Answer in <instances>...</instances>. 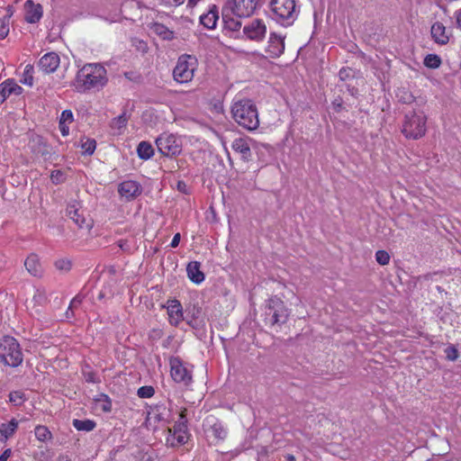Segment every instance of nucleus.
Listing matches in <instances>:
<instances>
[{
	"label": "nucleus",
	"instance_id": "2",
	"mask_svg": "<svg viewBox=\"0 0 461 461\" xmlns=\"http://www.w3.org/2000/svg\"><path fill=\"white\" fill-rule=\"evenodd\" d=\"M231 113L234 121L244 129L249 131L258 129L259 125L258 110L251 100L236 102L231 108Z\"/></svg>",
	"mask_w": 461,
	"mask_h": 461
},
{
	"label": "nucleus",
	"instance_id": "48",
	"mask_svg": "<svg viewBox=\"0 0 461 461\" xmlns=\"http://www.w3.org/2000/svg\"><path fill=\"white\" fill-rule=\"evenodd\" d=\"M187 419H186V409H183L179 414V420L176 421V424H178V427H185L186 426Z\"/></svg>",
	"mask_w": 461,
	"mask_h": 461
},
{
	"label": "nucleus",
	"instance_id": "58",
	"mask_svg": "<svg viewBox=\"0 0 461 461\" xmlns=\"http://www.w3.org/2000/svg\"><path fill=\"white\" fill-rule=\"evenodd\" d=\"M332 105H333V108L334 110L339 113L340 112L341 108H342V102L341 100H335L333 103H332Z\"/></svg>",
	"mask_w": 461,
	"mask_h": 461
},
{
	"label": "nucleus",
	"instance_id": "45",
	"mask_svg": "<svg viewBox=\"0 0 461 461\" xmlns=\"http://www.w3.org/2000/svg\"><path fill=\"white\" fill-rule=\"evenodd\" d=\"M96 142L95 140H87L85 143L82 144V149L84 153L92 155L95 149Z\"/></svg>",
	"mask_w": 461,
	"mask_h": 461
},
{
	"label": "nucleus",
	"instance_id": "44",
	"mask_svg": "<svg viewBox=\"0 0 461 461\" xmlns=\"http://www.w3.org/2000/svg\"><path fill=\"white\" fill-rule=\"evenodd\" d=\"M354 77V70L351 68H342L339 72V77L341 81H346Z\"/></svg>",
	"mask_w": 461,
	"mask_h": 461
},
{
	"label": "nucleus",
	"instance_id": "55",
	"mask_svg": "<svg viewBox=\"0 0 461 461\" xmlns=\"http://www.w3.org/2000/svg\"><path fill=\"white\" fill-rule=\"evenodd\" d=\"M59 130H60L61 134H62L63 136H67V135H68V133H69V128H68V126L67 125V123L59 122Z\"/></svg>",
	"mask_w": 461,
	"mask_h": 461
},
{
	"label": "nucleus",
	"instance_id": "11",
	"mask_svg": "<svg viewBox=\"0 0 461 461\" xmlns=\"http://www.w3.org/2000/svg\"><path fill=\"white\" fill-rule=\"evenodd\" d=\"M60 59L56 52H48L43 55L38 63L40 69L45 74H50L56 71L59 66Z\"/></svg>",
	"mask_w": 461,
	"mask_h": 461
},
{
	"label": "nucleus",
	"instance_id": "7",
	"mask_svg": "<svg viewBox=\"0 0 461 461\" xmlns=\"http://www.w3.org/2000/svg\"><path fill=\"white\" fill-rule=\"evenodd\" d=\"M196 67L197 59L195 57L187 54L181 55L173 70L174 79L181 84L190 82L194 77Z\"/></svg>",
	"mask_w": 461,
	"mask_h": 461
},
{
	"label": "nucleus",
	"instance_id": "49",
	"mask_svg": "<svg viewBox=\"0 0 461 461\" xmlns=\"http://www.w3.org/2000/svg\"><path fill=\"white\" fill-rule=\"evenodd\" d=\"M82 301H83V297L80 294H77L71 301L70 305H69V309L77 307L78 305L81 304Z\"/></svg>",
	"mask_w": 461,
	"mask_h": 461
},
{
	"label": "nucleus",
	"instance_id": "9",
	"mask_svg": "<svg viewBox=\"0 0 461 461\" xmlns=\"http://www.w3.org/2000/svg\"><path fill=\"white\" fill-rule=\"evenodd\" d=\"M159 152L166 157H175L182 151L180 140L173 134H161L156 140Z\"/></svg>",
	"mask_w": 461,
	"mask_h": 461
},
{
	"label": "nucleus",
	"instance_id": "50",
	"mask_svg": "<svg viewBox=\"0 0 461 461\" xmlns=\"http://www.w3.org/2000/svg\"><path fill=\"white\" fill-rule=\"evenodd\" d=\"M38 143H39V149L37 150L38 153H41V155H44L48 153L46 149V144L42 141L41 138H38Z\"/></svg>",
	"mask_w": 461,
	"mask_h": 461
},
{
	"label": "nucleus",
	"instance_id": "41",
	"mask_svg": "<svg viewBox=\"0 0 461 461\" xmlns=\"http://www.w3.org/2000/svg\"><path fill=\"white\" fill-rule=\"evenodd\" d=\"M55 267L60 271L68 272L71 269L72 263L69 259L60 258L55 262Z\"/></svg>",
	"mask_w": 461,
	"mask_h": 461
},
{
	"label": "nucleus",
	"instance_id": "40",
	"mask_svg": "<svg viewBox=\"0 0 461 461\" xmlns=\"http://www.w3.org/2000/svg\"><path fill=\"white\" fill-rule=\"evenodd\" d=\"M155 390L152 386H141L138 389L137 394L140 398H150L154 395Z\"/></svg>",
	"mask_w": 461,
	"mask_h": 461
},
{
	"label": "nucleus",
	"instance_id": "62",
	"mask_svg": "<svg viewBox=\"0 0 461 461\" xmlns=\"http://www.w3.org/2000/svg\"><path fill=\"white\" fill-rule=\"evenodd\" d=\"M456 23L459 26H461V9L456 12Z\"/></svg>",
	"mask_w": 461,
	"mask_h": 461
},
{
	"label": "nucleus",
	"instance_id": "32",
	"mask_svg": "<svg viewBox=\"0 0 461 461\" xmlns=\"http://www.w3.org/2000/svg\"><path fill=\"white\" fill-rule=\"evenodd\" d=\"M34 433H35V437L37 438V439H39L40 441H42V442H44L47 439L51 438L50 431L49 430V429L46 426H43V425L36 426Z\"/></svg>",
	"mask_w": 461,
	"mask_h": 461
},
{
	"label": "nucleus",
	"instance_id": "27",
	"mask_svg": "<svg viewBox=\"0 0 461 461\" xmlns=\"http://www.w3.org/2000/svg\"><path fill=\"white\" fill-rule=\"evenodd\" d=\"M168 410L164 404H157L149 412L158 421L167 420L168 419Z\"/></svg>",
	"mask_w": 461,
	"mask_h": 461
},
{
	"label": "nucleus",
	"instance_id": "64",
	"mask_svg": "<svg viewBox=\"0 0 461 461\" xmlns=\"http://www.w3.org/2000/svg\"><path fill=\"white\" fill-rule=\"evenodd\" d=\"M124 245H126V241H123V240H120V241H119V247H120L121 249H124Z\"/></svg>",
	"mask_w": 461,
	"mask_h": 461
},
{
	"label": "nucleus",
	"instance_id": "52",
	"mask_svg": "<svg viewBox=\"0 0 461 461\" xmlns=\"http://www.w3.org/2000/svg\"><path fill=\"white\" fill-rule=\"evenodd\" d=\"M85 378L87 383H95L96 382V375L94 372L86 373Z\"/></svg>",
	"mask_w": 461,
	"mask_h": 461
},
{
	"label": "nucleus",
	"instance_id": "1",
	"mask_svg": "<svg viewBox=\"0 0 461 461\" xmlns=\"http://www.w3.org/2000/svg\"><path fill=\"white\" fill-rule=\"evenodd\" d=\"M108 82L107 70L100 63L85 64L77 73L71 86L78 93L99 90Z\"/></svg>",
	"mask_w": 461,
	"mask_h": 461
},
{
	"label": "nucleus",
	"instance_id": "28",
	"mask_svg": "<svg viewBox=\"0 0 461 461\" xmlns=\"http://www.w3.org/2000/svg\"><path fill=\"white\" fill-rule=\"evenodd\" d=\"M128 120L129 117L123 113L111 121L110 127L113 130H116L118 131L117 133H121V131L126 127Z\"/></svg>",
	"mask_w": 461,
	"mask_h": 461
},
{
	"label": "nucleus",
	"instance_id": "30",
	"mask_svg": "<svg viewBox=\"0 0 461 461\" xmlns=\"http://www.w3.org/2000/svg\"><path fill=\"white\" fill-rule=\"evenodd\" d=\"M26 397L23 391H12L9 393V402L14 406H21L25 402Z\"/></svg>",
	"mask_w": 461,
	"mask_h": 461
},
{
	"label": "nucleus",
	"instance_id": "47",
	"mask_svg": "<svg viewBox=\"0 0 461 461\" xmlns=\"http://www.w3.org/2000/svg\"><path fill=\"white\" fill-rule=\"evenodd\" d=\"M156 32L159 35H164V39L169 38L168 35L172 34V32L168 31L165 26L161 24H156Z\"/></svg>",
	"mask_w": 461,
	"mask_h": 461
},
{
	"label": "nucleus",
	"instance_id": "43",
	"mask_svg": "<svg viewBox=\"0 0 461 461\" xmlns=\"http://www.w3.org/2000/svg\"><path fill=\"white\" fill-rule=\"evenodd\" d=\"M131 43H132V46L135 47V49L141 52V53H146L148 51V44L146 41H142V40H139V39H132L131 40Z\"/></svg>",
	"mask_w": 461,
	"mask_h": 461
},
{
	"label": "nucleus",
	"instance_id": "61",
	"mask_svg": "<svg viewBox=\"0 0 461 461\" xmlns=\"http://www.w3.org/2000/svg\"><path fill=\"white\" fill-rule=\"evenodd\" d=\"M58 461H70L68 456L67 455H60L59 457H58Z\"/></svg>",
	"mask_w": 461,
	"mask_h": 461
},
{
	"label": "nucleus",
	"instance_id": "18",
	"mask_svg": "<svg viewBox=\"0 0 461 461\" xmlns=\"http://www.w3.org/2000/svg\"><path fill=\"white\" fill-rule=\"evenodd\" d=\"M201 263L191 261L187 264L186 272L189 279L194 284H201L204 280V274L201 271Z\"/></svg>",
	"mask_w": 461,
	"mask_h": 461
},
{
	"label": "nucleus",
	"instance_id": "42",
	"mask_svg": "<svg viewBox=\"0 0 461 461\" xmlns=\"http://www.w3.org/2000/svg\"><path fill=\"white\" fill-rule=\"evenodd\" d=\"M375 259L378 264L385 266L390 261V255L385 250H378L375 253Z\"/></svg>",
	"mask_w": 461,
	"mask_h": 461
},
{
	"label": "nucleus",
	"instance_id": "26",
	"mask_svg": "<svg viewBox=\"0 0 461 461\" xmlns=\"http://www.w3.org/2000/svg\"><path fill=\"white\" fill-rule=\"evenodd\" d=\"M137 154L140 159H149L154 155V149L148 141H141L137 147Z\"/></svg>",
	"mask_w": 461,
	"mask_h": 461
},
{
	"label": "nucleus",
	"instance_id": "23",
	"mask_svg": "<svg viewBox=\"0 0 461 461\" xmlns=\"http://www.w3.org/2000/svg\"><path fill=\"white\" fill-rule=\"evenodd\" d=\"M67 215L79 227L83 228L86 224V227H89L90 225L86 222V219L84 217L83 214L79 212V209L77 207L76 204H69L68 205L67 209Z\"/></svg>",
	"mask_w": 461,
	"mask_h": 461
},
{
	"label": "nucleus",
	"instance_id": "53",
	"mask_svg": "<svg viewBox=\"0 0 461 461\" xmlns=\"http://www.w3.org/2000/svg\"><path fill=\"white\" fill-rule=\"evenodd\" d=\"M180 239H181L180 233H176L173 237L171 243H170V247L176 248L179 245Z\"/></svg>",
	"mask_w": 461,
	"mask_h": 461
},
{
	"label": "nucleus",
	"instance_id": "8",
	"mask_svg": "<svg viewBox=\"0 0 461 461\" xmlns=\"http://www.w3.org/2000/svg\"><path fill=\"white\" fill-rule=\"evenodd\" d=\"M266 0H226L225 12H231L237 18L251 16L255 11L265 4Z\"/></svg>",
	"mask_w": 461,
	"mask_h": 461
},
{
	"label": "nucleus",
	"instance_id": "16",
	"mask_svg": "<svg viewBox=\"0 0 461 461\" xmlns=\"http://www.w3.org/2000/svg\"><path fill=\"white\" fill-rule=\"evenodd\" d=\"M25 7V21L29 23L39 22L42 16V6L40 4H34L32 0H27Z\"/></svg>",
	"mask_w": 461,
	"mask_h": 461
},
{
	"label": "nucleus",
	"instance_id": "20",
	"mask_svg": "<svg viewBox=\"0 0 461 461\" xmlns=\"http://www.w3.org/2000/svg\"><path fill=\"white\" fill-rule=\"evenodd\" d=\"M218 19V8L216 5H212L206 14L200 16V23L207 29H214Z\"/></svg>",
	"mask_w": 461,
	"mask_h": 461
},
{
	"label": "nucleus",
	"instance_id": "24",
	"mask_svg": "<svg viewBox=\"0 0 461 461\" xmlns=\"http://www.w3.org/2000/svg\"><path fill=\"white\" fill-rule=\"evenodd\" d=\"M0 90L5 95V98L11 95H20L23 92V88L13 79H7L0 84Z\"/></svg>",
	"mask_w": 461,
	"mask_h": 461
},
{
	"label": "nucleus",
	"instance_id": "6",
	"mask_svg": "<svg viewBox=\"0 0 461 461\" xmlns=\"http://www.w3.org/2000/svg\"><path fill=\"white\" fill-rule=\"evenodd\" d=\"M289 314V310L280 298L272 297L267 301L265 311L266 321L272 327L285 324Z\"/></svg>",
	"mask_w": 461,
	"mask_h": 461
},
{
	"label": "nucleus",
	"instance_id": "19",
	"mask_svg": "<svg viewBox=\"0 0 461 461\" xmlns=\"http://www.w3.org/2000/svg\"><path fill=\"white\" fill-rule=\"evenodd\" d=\"M167 312L171 324L177 325L183 318L182 305L177 300L168 301Z\"/></svg>",
	"mask_w": 461,
	"mask_h": 461
},
{
	"label": "nucleus",
	"instance_id": "25",
	"mask_svg": "<svg viewBox=\"0 0 461 461\" xmlns=\"http://www.w3.org/2000/svg\"><path fill=\"white\" fill-rule=\"evenodd\" d=\"M18 428V421L12 419L8 423H3L0 427V440L5 441L12 437Z\"/></svg>",
	"mask_w": 461,
	"mask_h": 461
},
{
	"label": "nucleus",
	"instance_id": "39",
	"mask_svg": "<svg viewBox=\"0 0 461 461\" xmlns=\"http://www.w3.org/2000/svg\"><path fill=\"white\" fill-rule=\"evenodd\" d=\"M444 352L446 358L449 361H456L459 357L458 350L454 345L448 346L447 348H445Z\"/></svg>",
	"mask_w": 461,
	"mask_h": 461
},
{
	"label": "nucleus",
	"instance_id": "37",
	"mask_svg": "<svg viewBox=\"0 0 461 461\" xmlns=\"http://www.w3.org/2000/svg\"><path fill=\"white\" fill-rule=\"evenodd\" d=\"M9 18L10 16H5L0 19V40H4L9 33Z\"/></svg>",
	"mask_w": 461,
	"mask_h": 461
},
{
	"label": "nucleus",
	"instance_id": "10",
	"mask_svg": "<svg viewBox=\"0 0 461 461\" xmlns=\"http://www.w3.org/2000/svg\"><path fill=\"white\" fill-rule=\"evenodd\" d=\"M170 373L173 380L176 383H182L188 385L192 382L190 371L183 365L178 357L170 358Z\"/></svg>",
	"mask_w": 461,
	"mask_h": 461
},
{
	"label": "nucleus",
	"instance_id": "35",
	"mask_svg": "<svg viewBox=\"0 0 461 461\" xmlns=\"http://www.w3.org/2000/svg\"><path fill=\"white\" fill-rule=\"evenodd\" d=\"M95 402L100 403V407L104 412L111 411L112 401L110 400L108 395L104 393H100L95 399Z\"/></svg>",
	"mask_w": 461,
	"mask_h": 461
},
{
	"label": "nucleus",
	"instance_id": "3",
	"mask_svg": "<svg viewBox=\"0 0 461 461\" xmlns=\"http://www.w3.org/2000/svg\"><path fill=\"white\" fill-rule=\"evenodd\" d=\"M427 115L423 111L412 109L404 114L402 133L406 139L419 140L427 132Z\"/></svg>",
	"mask_w": 461,
	"mask_h": 461
},
{
	"label": "nucleus",
	"instance_id": "54",
	"mask_svg": "<svg viewBox=\"0 0 461 461\" xmlns=\"http://www.w3.org/2000/svg\"><path fill=\"white\" fill-rule=\"evenodd\" d=\"M177 190L183 194H187L188 188H187L186 184L184 181H178Z\"/></svg>",
	"mask_w": 461,
	"mask_h": 461
},
{
	"label": "nucleus",
	"instance_id": "51",
	"mask_svg": "<svg viewBox=\"0 0 461 461\" xmlns=\"http://www.w3.org/2000/svg\"><path fill=\"white\" fill-rule=\"evenodd\" d=\"M166 5L178 6L182 5L185 0H161Z\"/></svg>",
	"mask_w": 461,
	"mask_h": 461
},
{
	"label": "nucleus",
	"instance_id": "59",
	"mask_svg": "<svg viewBox=\"0 0 461 461\" xmlns=\"http://www.w3.org/2000/svg\"><path fill=\"white\" fill-rule=\"evenodd\" d=\"M34 298H37V301L45 299L44 291L37 290V294L34 295Z\"/></svg>",
	"mask_w": 461,
	"mask_h": 461
},
{
	"label": "nucleus",
	"instance_id": "38",
	"mask_svg": "<svg viewBox=\"0 0 461 461\" xmlns=\"http://www.w3.org/2000/svg\"><path fill=\"white\" fill-rule=\"evenodd\" d=\"M397 97L399 98V101L402 104H411L414 102L415 98L411 93H410L407 90H401L397 94Z\"/></svg>",
	"mask_w": 461,
	"mask_h": 461
},
{
	"label": "nucleus",
	"instance_id": "15",
	"mask_svg": "<svg viewBox=\"0 0 461 461\" xmlns=\"http://www.w3.org/2000/svg\"><path fill=\"white\" fill-rule=\"evenodd\" d=\"M231 148L236 153L240 155L243 161L249 162L252 159V152L248 139H235L231 144Z\"/></svg>",
	"mask_w": 461,
	"mask_h": 461
},
{
	"label": "nucleus",
	"instance_id": "4",
	"mask_svg": "<svg viewBox=\"0 0 461 461\" xmlns=\"http://www.w3.org/2000/svg\"><path fill=\"white\" fill-rule=\"evenodd\" d=\"M269 9L272 18L284 26L292 25L300 13L296 0H270Z\"/></svg>",
	"mask_w": 461,
	"mask_h": 461
},
{
	"label": "nucleus",
	"instance_id": "33",
	"mask_svg": "<svg viewBox=\"0 0 461 461\" xmlns=\"http://www.w3.org/2000/svg\"><path fill=\"white\" fill-rule=\"evenodd\" d=\"M33 71L34 68L32 65L28 64L24 68L23 78L21 79V82L24 85H28L32 86L33 85Z\"/></svg>",
	"mask_w": 461,
	"mask_h": 461
},
{
	"label": "nucleus",
	"instance_id": "13",
	"mask_svg": "<svg viewBox=\"0 0 461 461\" xmlns=\"http://www.w3.org/2000/svg\"><path fill=\"white\" fill-rule=\"evenodd\" d=\"M118 192L122 196L125 197L127 200H131L141 194L142 188L138 182L127 180L120 184Z\"/></svg>",
	"mask_w": 461,
	"mask_h": 461
},
{
	"label": "nucleus",
	"instance_id": "29",
	"mask_svg": "<svg viewBox=\"0 0 461 461\" xmlns=\"http://www.w3.org/2000/svg\"><path fill=\"white\" fill-rule=\"evenodd\" d=\"M73 426L77 429V430H82V431H92L95 426H96V423L92 420H77V419H75L73 420Z\"/></svg>",
	"mask_w": 461,
	"mask_h": 461
},
{
	"label": "nucleus",
	"instance_id": "60",
	"mask_svg": "<svg viewBox=\"0 0 461 461\" xmlns=\"http://www.w3.org/2000/svg\"><path fill=\"white\" fill-rule=\"evenodd\" d=\"M285 458L287 460V461H296V458L294 455L292 454H286L285 456Z\"/></svg>",
	"mask_w": 461,
	"mask_h": 461
},
{
	"label": "nucleus",
	"instance_id": "31",
	"mask_svg": "<svg viewBox=\"0 0 461 461\" xmlns=\"http://www.w3.org/2000/svg\"><path fill=\"white\" fill-rule=\"evenodd\" d=\"M174 435L175 438L179 444H185L187 441V426L184 428L178 427V424H175L174 426Z\"/></svg>",
	"mask_w": 461,
	"mask_h": 461
},
{
	"label": "nucleus",
	"instance_id": "17",
	"mask_svg": "<svg viewBox=\"0 0 461 461\" xmlns=\"http://www.w3.org/2000/svg\"><path fill=\"white\" fill-rule=\"evenodd\" d=\"M221 17L224 23V29L230 32H238L241 27L240 18H237L231 12H225V7L222 6Z\"/></svg>",
	"mask_w": 461,
	"mask_h": 461
},
{
	"label": "nucleus",
	"instance_id": "5",
	"mask_svg": "<svg viewBox=\"0 0 461 461\" xmlns=\"http://www.w3.org/2000/svg\"><path fill=\"white\" fill-rule=\"evenodd\" d=\"M0 361L12 367H16L22 364L23 353L14 338L5 336L0 342Z\"/></svg>",
	"mask_w": 461,
	"mask_h": 461
},
{
	"label": "nucleus",
	"instance_id": "21",
	"mask_svg": "<svg viewBox=\"0 0 461 461\" xmlns=\"http://www.w3.org/2000/svg\"><path fill=\"white\" fill-rule=\"evenodd\" d=\"M24 266L27 271L33 276H41L42 267L40 263L39 257L36 254H31L24 261Z\"/></svg>",
	"mask_w": 461,
	"mask_h": 461
},
{
	"label": "nucleus",
	"instance_id": "22",
	"mask_svg": "<svg viewBox=\"0 0 461 461\" xmlns=\"http://www.w3.org/2000/svg\"><path fill=\"white\" fill-rule=\"evenodd\" d=\"M431 37L435 42L444 45L448 42V36L446 33V27L441 23H435L431 26Z\"/></svg>",
	"mask_w": 461,
	"mask_h": 461
},
{
	"label": "nucleus",
	"instance_id": "12",
	"mask_svg": "<svg viewBox=\"0 0 461 461\" xmlns=\"http://www.w3.org/2000/svg\"><path fill=\"white\" fill-rule=\"evenodd\" d=\"M266 32V25L260 20H254L243 28L244 34L252 41H261Z\"/></svg>",
	"mask_w": 461,
	"mask_h": 461
},
{
	"label": "nucleus",
	"instance_id": "56",
	"mask_svg": "<svg viewBox=\"0 0 461 461\" xmlns=\"http://www.w3.org/2000/svg\"><path fill=\"white\" fill-rule=\"evenodd\" d=\"M124 76L126 78H128L129 80H131V81H138L140 77V76H137L135 75L133 72L130 71V72H125L124 73Z\"/></svg>",
	"mask_w": 461,
	"mask_h": 461
},
{
	"label": "nucleus",
	"instance_id": "46",
	"mask_svg": "<svg viewBox=\"0 0 461 461\" xmlns=\"http://www.w3.org/2000/svg\"><path fill=\"white\" fill-rule=\"evenodd\" d=\"M73 122V113L70 110H64L61 113L59 122L71 123Z\"/></svg>",
	"mask_w": 461,
	"mask_h": 461
},
{
	"label": "nucleus",
	"instance_id": "63",
	"mask_svg": "<svg viewBox=\"0 0 461 461\" xmlns=\"http://www.w3.org/2000/svg\"><path fill=\"white\" fill-rule=\"evenodd\" d=\"M200 0H188V6L194 7Z\"/></svg>",
	"mask_w": 461,
	"mask_h": 461
},
{
	"label": "nucleus",
	"instance_id": "57",
	"mask_svg": "<svg viewBox=\"0 0 461 461\" xmlns=\"http://www.w3.org/2000/svg\"><path fill=\"white\" fill-rule=\"evenodd\" d=\"M12 454V451L10 448L5 449L2 455L0 456V461H6Z\"/></svg>",
	"mask_w": 461,
	"mask_h": 461
},
{
	"label": "nucleus",
	"instance_id": "34",
	"mask_svg": "<svg viewBox=\"0 0 461 461\" xmlns=\"http://www.w3.org/2000/svg\"><path fill=\"white\" fill-rule=\"evenodd\" d=\"M423 63L427 68H438L441 65V59L436 54H428L425 57Z\"/></svg>",
	"mask_w": 461,
	"mask_h": 461
},
{
	"label": "nucleus",
	"instance_id": "14",
	"mask_svg": "<svg viewBox=\"0 0 461 461\" xmlns=\"http://www.w3.org/2000/svg\"><path fill=\"white\" fill-rule=\"evenodd\" d=\"M284 39L276 33H271L266 52L269 55L270 58H278L284 52Z\"/></svg>",
	"mask_w": 461,
	"mask_h": 461
},
{
	"label": "nucleus",
	"instance_id": "36",
	"mask_svg": "<svg viewBox=\"0 0 461 461\" xmlns=\"http://www.w3.org/2000/svg\"><path fill=\"white\" fill-rule=\"evenodd\" d=\"M212 431L213 436L220 440H222L227 436V431L221 423H214L212 426Z\"/></svg>",
	"mask_w": 461,
	"mask_h": 461
}]
</instances>
